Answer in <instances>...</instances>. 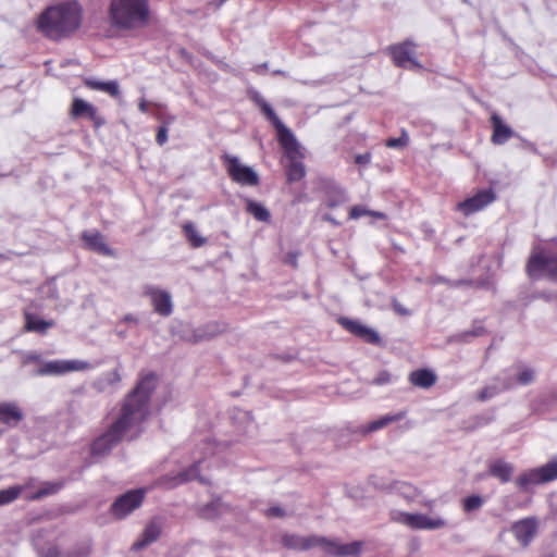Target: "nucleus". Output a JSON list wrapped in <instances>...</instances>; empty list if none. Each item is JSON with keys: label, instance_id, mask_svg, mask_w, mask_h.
Instances as JSON below:
<instances>
[{"label": "nucleus", "instance_id": "obj_1", "mask_svg": "<svg viewBox=\"0 0 557 557\" xmlns=\"http://www.w3.org/2000/svg\"><path fill=\"white\" fill-rule=\"evenodd\" d=\"M154 373L140 375L134 389L127 395L121 408L120 417L102 435L97 437L90 447L92 456L107 455L121 442L126 431L141 424L149 414V400L156 388Z\"/></svg>", "mask_w": 557, "mask_h": 557}, {"label": "nucleus", "instance_id": "obj_2", "mask_svg": "<svg viewBox=\"0 0 557 557\" xmlns=\"http://www.w3.org/2000/svg\"><path fill=\"white\" fill-rule=\"evenodd\" d=\"M84 10L75 0L48 7L36 20V27L51 40L67 38L76 33L83 23Z\"/></svg>", "mask_w": 557, "mask_h": 557}, {"label": "nucleus", "instance_id": "obj_3", "mask_svg": "<svg viewBox=\"0 0 557 557\" xmlns=\"http://www.w3.org/2000/svg\"><path fill=\"white\" fill-rule=\"evenodd\" d=\"M108 16L110 25L119 30L141 29L151 20L149 0H111Z\"/></svg>", "mask_w": 557, "mask_h": 557}, {"label": "nucleus", "instance_id": "obj_4", "mask_svg": "<svg viewBox=\"0 0 557 557\" xmlns=\"http://www.w3.org/2000/svg\"><path fill=\"white\" fill-rule=\"evenodd\" d=\"M525 272L531 280L545 275L557 283V250L544 246L534 247L527 261Z\"/></svg>", "mask_w": 557, "mask_h": 557}, {"label": "nucleus", "instance_id": "obj_5", "mask_svg": "<svg viewBox=\"0 0 557 557\" xmlns=\"http://www.w3.org/2000/svg\"><path fill=\"white\" fill-rule=\"evenodd\" d=\"M557 480V459L554 458L547 463L531 468L519 474L515 483L522 492H530L535 485H542Z\"/></svg>", "mask_w": 557, "mask_h": 557}, {"label": "nucleus", "instance_id": "obj_6", "mask_svg": "<svg viewBox=\"0 0 557 557\" xmlns=\"http://www.w3.org/2000/svg\"><path fill=\"white\" fill-rule=\"evenodd\" d=\"M221 161L234 183L242 186H258L260 184L258 173L251 166L243 164L236 156L225 152L221 156Z\"/></svg>", "mask_w": 557, "mask_h": 557}, {"label": "nucleus", "instance_id": "obj_7", "mask_svg": "<svg viewBox=\"0 0 557 557\" xmlns=\"http://www.w3.org/2000/svg\"><path fill=\"white\" fill-rule=\"evenodd\" d=\"M281 148L284 150V154L288 160V164L285 166L287 183L300 182L306 176V168L302 163L304 153L300 150V146L297 143L295 136H292V141L288 144L278 143Z\"/></svg>", "mask_w": 557, "mask_h": 557}, {"label": "nucleus", "instance_id": "obj_8", "mask_svg": "<svg viewBox=\"0 0 557 557\" xmlns=\"http://www.w3.org/2000/svg\"><path fill=\"white\" fill-rule=\"evenodd\" d=\"M496 199L497 195L493 188L480 189L474 195L458 202L456 205V211L467 218L484 210Z\"/></svg>", "mask_w": 557, "mask_h": 557}, {"label": "nucleus", "instance_id": "obj_9", "mask_svg": "<svg viewBox=\"0 0 557 557\" xmlns=\"http://www.w3.org/2000/svg\"><path fill=\"white\" fill-rule=\"evenodd\" d=\"M91 368V364L85 360H51L45 362L38 370L37 374L46 375H63L69 372H79Z\"/></svg>", "mask_w": 557, "mask_h": 557}, {"label": "nucleus", "instance_id": "obj_10", "mask_svg": "<svg viewBox=\"0 0 557 557\" xmlns=\"http://www.w3.org/2000/svg\"><path fill=\"white\" fill-rule=\"evenodd\" d=\"M146 490L138 488L126 492L115 499L111 506L114 517L122 519L138 508L145 498Z\"/></svg>", "mask_w": 557, "mask_h": 557}, {"label": "nucleus", "instance_id": "obj_11", "mask_svg": "<svg viewBox=\"0 0 557 557\" xmlns=\"http://www.w3.org/2000/svg\"><path fill=\"white\" fill-rule=\"evenodd\" d=\"M336 322L345 331L355 335L356 337L360 338L361 341H363L367 344H371V345H381L382 344L380 334L375 330H373L367 325H363L358 320H354V319H350L347 317H339V318H337Z\"/></svg>", "mask_w": 557, "mask_h": 557}, {"label": "nucleus", "instance_id": "obj_12", "mask_svg": "<svg viewBox=\"0 0 557 557\" xmlns=\"http://www.w3.org/2000/svg\"><path fill=\"white\" fill-rule=\"evenodd\" d=\"M416 44L409 39L391 45L387 47V53L397 67L405 69L410 63L414 67H421V64L413 58Z\"/></svg>", "mask_w": 557, "mask_h": 557}, {"label": "nucleus", "instance_id": "obj_13", "mask_svg": "<svg viewBox=\"0 0 557 557\" xmlns=\"http://www.w3.org/2000/svg\"><path fill=\"white\" fill-rule=\"evenodd\" d=\"M253 102L260 108L264 116L273 124L277 132V141L288 144L294 135L278 119L273 108L257 92L251 97Z\"/></svg>", "mask_w": 557, "mask_h": 557}, {"label": "nucleus", "instance_id": "obj_14", "mask_svg": "<svg viewBox=\"0 0 557 557\" xmlns=\"http://www.w3.org/2000/svg\"><path fill=\"white\" fill-rule=\"evenodd\" d=\"M253 102L260 108L264 116L273 124L277 132V141L288 144L294 135L278 119L273 108L257 92L251 97Z\"/></svg>", "mask_w": 557, "mask_h": 557}, {"label": "nucleus", "instance_id": "obj_15", "mask_svg": "<svg viewBox=\"0 0 557 557\" xmlns=\"http://www.w3.org/2000/svg\"><path fill=\"white\" fill-rule=\"evenodd\" d=\"M70 116L72 119L87 117L96 129L106 124V119L99 113L98 109L81 98L73 99Z\"/></svg>", "mask_w": 557, "mask_h": 557}, {"label": "nucleus", "instance_id": "obj_16", "mask_svg": "<svg viewBox=\"0 0 557 557\" xmlns=\"http://www.w3.org/2000/svg\"><path fill=\"white\" fill-rule=\"evenodd\" d=\"M363 547V542L354 541L348 544H341L336 540L322 537L321 549L334 557H356L359 556Z\"/></svg>", "mask_w": 557, "mask_h": 557}, {"label": "nucleus", "instance_id": "obj_17", "mask_svg": "<svg viewBox=\"0 0 557 557\" xmlns=\"http://www.w3.org/2000/svg\"><path fill=\"white\" fill-rule=\"evenodd\" d=\"M511 532L522 547H528L535 537L539 522L535 517L520 519L511 524Z\"/></svg>", "mask_w": 557, "mask_h": 557}, {"label": "nucleus", "instance_id": "obj_18", "mask_svg": "<svg viewBox=\"0 0 557 557\" xmlns=\"http://www.w3.org/2000/svg\"><path fill=\"white\" fill-rule=\"evenodd\" d=\"M399 521L416 530H435L446 525V522L443 519L430 518L422 513L404 512L400 515Z\"/></svg>", "mask_w": 557, "mask_h": 557}, {"label": "nucleus", "instance_id": "obj_19", "mask_svg": "<svg viewBox=\"0 0 557 557\" xmlns=\"http://www.w3.org/2000/svg\"><path fill=\"white\" fill-rule=\"evenodd\" d=\"M144 294L150 298L151 305L158 314L168 317L172 313L173 305L170 293L154 286H146Z\"/></svg>", "mask_w": 557, "mask_h": 557}, {"label": "nucleus", "instance_id": "obj_20", "mask_svg": "<svg viewBox=\"0 0 557 557\" xmlns=\"http://www.w3.org/2000/svg\"><path fill=\"white\" fill-rule=\"evenodd\" d=\"M87 249L101 256L115 257V250L104 240V236L99 231H84L81 235Z\"/></svg>", "mask_w": 557, "mask_h": 557}, {"label": "nucleus", "instance_id": "obj_21", "mask_svg": "<svg viewBox=\"0 0 557 557\" xmlns=\"http://www.w3.org/2000/svg\"><path fill=\"white\" fill-rule=\"evenodd\" d=\"M322 537L318 535L300 536L297 534H284L282 536V544L288 549L308 550L314 547L321 548Z\"/></svg>", "mask_w": 557, "mask_h": 557}, {"label": "nucleus", "instance_id": "obj_22", "mask_svg": "<svg viewBox=\"0 0 557 557\" xmlns=\"http://www.w3.org/2000/svg\"><path fill=\"white\" fill-rule=\"evenodd\" d=\"M490 122L493 129L491 141L494 145H504L513 136V131L504 123L497 113H492Z\"/></svg>", "mask_w": 557, "mask_h": 557}, {"label": "nucleus", "instance_id": "obj_23", "mask_svg": "<svg viewBox=\"0 0 557 557\" xmlns=\"http://www.w3.org/2000/svg\"><path fill=\"white\" fill-rule=\"evenodd\" d=\"M488 475L496 478L500 483H507L511 480L513 466L503 459H496L488 463Z\"/></svg>", "mask_w": 557, "mask_h": 557}, {"label": "nucleus", "instance_id": "obj_24", "mask_svg": "<svg viewBox=\"0 0 557 557\" xmlns=\"http://www.w3.org/2000/svg\"><path fill=\"white\" fill-rule=\"evenodd\" d=\"M23 419L21 409L12 403H0V422L9 426L17 425Z\"/></svg>", "mask_w": 557, "mask_h": 557}, {"label": "nucleus", "instance_id": "obj_25", "mask_svg": "<svg viewBox=\"0 0 557 557\" xmlns=\"http://www.w3.org/2000/svg\"><path fill=\"white\" fill-rule=\"evenodd\" d=\"M408 380L413 386L430 388L436 383L437 377L435 373L429 369H418L410 372Z\"/></svg>", "mask_w": 557, "mask_h": 557}, {"label": "nucleus", "instance_id": "obj_26", "mask_svg": "<svg viewBox=\"0 0 557 557\" xmlns=\"http://www.w3.org/2000/svg\"><path fill=\"white\" fill-rule=\"evenodd\" d=\"M24 319V330L27 332H37L40 334H45L47 330L51 329L54 325V322L52 320L40 319L30 312H25Z\"/></svg>", "mask_w": 557, "mask_h": 557}, {"label": "nucleus", "instance_id": "obj_27", "mask_svg": "<svg viewBox=\"0 0 557 557\" xmlns=\"http://www.w3.org/2000/svg\"><path fill=\"white\" fill-rule=\"evenodd\" d=\"M406 417V411H399L394 414H385L364 426L363 433H371L385 428L386 425L403 420Z\"/></svg>", "mask_w": 557, "mask_h": 557}, {"label": "nucleus", "instance_id": "obj_28", "mask_svg": "<svg viewBox=\"0 0 557 557\" xmlns=\"http://www.w3.org/2000/svg\"><path fill=\"white\" fill-rule=\"evenodd\" d=\"M84 85L89 89L103 91L112 97H117L120 95V88L115 81L99 82L94 78H85Z\"/></svg>", "mask_w": 557, "mask_h": 557}, {"label": "nucleus", "instance_id": "obj_29", "mask_svg": "<svg viewBox=\"0 0 557 557\" xmlns=\"http://www.w3.org/2000/svg\"><path fill=\"white\" fill-rule=\"evenodd\" d=\"M160 528L156 523H150L146 527L143 537L133 544L134 549H141L145 546L154 542L160 535Z\"/></svg>", "mask_w": 557, "mask_h": 557}, {"label": "nucleus", "instance_id": "obj_30", "mask_svg": "<svg viewBox=\"0 0 557 557\" xmlns=\"http://www.w3.org/2000/svg\"><path fill=\"white\" fill-rule=\"evenodd\" d=\"M246 211L260 222H269L271 219L269 210L263 205L251 199L246 200Z\"/></svg>", "mask_w": 557, "mask_h": 557}, {"label": "nucleus", "instance_id": "obj_31", "mask_svg": "<svg viewBox=\"0 0 557 557\" xmlns=\"http://www.w3.org/2000/svg\"><path fill=\"white\" fill-rule=\"evenodd\" d=\"M62 487H63L62 482H45V483H42L41 487L37 492L33 493L32 495L26 496V499L38 500L46 496L57 494L59 491H61Z\"/></svg>", "mask_w": 557, "mask_h": 557}, {"label": "nucleus", "instance_id": "obj_32", "mask_svg": "<svg viewBox=\"0 0 557 557\" xmlns=\"http://www.w3.org/2000/svg\"><path fill=\"white\" fill-rule=\"evenodd\" d=\"M223 504L220 499L212 500L198 509V516L202 519L213 520L222 513Z\"/></svg>", "mask_w": 557, "mask_h": 557}, {"label": "nucleus", "instance_id": "obj_33", "mask_svg": "<svg viewBox=\"0 0 557 557\" xmlns=\"http://www.w3.org/2000/svg\"><path fill=\"white\" fill-rule=\"evenodd\" d=\"M183 233L193 248H199L207 243V239L200 236L195 225L191 222H186L182 225Z\"/></svg>", "mask_w": 557, "mask_h": 557}, {"label": "nucleus", "instance_id": "obj_34", "mask_svg": "<svg viewBox=\"0 0 557 557\" xmlns=\"http://www.w3.org/2000/svg\"><path fill=\"white\" fill-rule=\"evenodd\" d=\"M23 491L24 486L22 485H13L8 488L0 490V506H4L16 500Z\"/></svg>", "mask_w": 557, "mask_h": 557}, {"label": "nucleus", "instance_id": "obj_35", "mask_svg": "<svg viewBox=\"0 0 557 557\" xmlns=\"http://www.w3.org/2000/svg\"><path fill=\"white\" fill-rule=\"evenodd\" d=\"M484 500L479 495H471L462 499V508L466 512L478 510L482 507Z\"/></svg>", "mask_w": 557, "mask_h": 557}, {"label": "nucleus", "instance_id": "obj_36", "mask_svg": "<svg viewBox=\"0 0 557 557\" xmlns=\"http://www.w3.org/2000/svg\"><path fill=\"white\" fill-rule=\"evenodd\" d=\"M408 143H409L408 133L405 129H403L401 135L398 138H388L385 141V146L387 148H404L408 145Z\"/></svg>", "mask_w": 557, "mask_h": 557}, {"label": "nucleus", "instance_id": "obj_37", "mask_svg": "<svg viewBox=\"0 0 557 557\" xmlns=\"http://www.w3.org/2000/svg\"><path fill=\"white\" fill-rule=\"evenodd\" d=\"M534 371L530 368H523L517 374V383L520 385H528L534 380Z\"/></svg>", "mask_w": 557, "mask_h": 557}, {"label": "nucleus", "instance_id": "obj_38", "mask_svg": "<svg viewBox=\"0 0 557 557\" xmlns=\"http://www.w3.org/2000/svg\"><path fill=\"white\" fill-rule=\"evenodd\" d=\"M498 394L496 386H485L476 395L479 401H486Z\"/></svg>", "mask_w": 557, "mask_h": 557}, {"label": "nucleus", "instance_id": "obj_39", "mask_svg": "<svg viewBox=\"0 0 557 557\" xmlns=\"http://www.w3.org/2000/svg\"><path fill=\"white\" fill-rule=\"evenodd\" d=\"M168 125L169 123L164 122L157 131L156 141L160 146H163L168 141Z\"/></svg>", "mask_w": 557, "mask_h": 557}, {"label": "nucleus", "instance_id": "obj_40", "mask_svg": "<svg viewBox=\"0 0 557 557\" xmlns=\"http://www.w3.org/2000/svg\"><path fill=\"white\" fill-rule=\"evenodd\" d=\"M369 212H368V209L363 206H360V205H357V206H352L349 210V214H348V218L350 220H357L361 216H364L367 215Z\"/></svg>", "mask_w": 557, "mask_h": 557}, {"label": "nucleus", "instance_id": "obj_41", "mask_svg": "<svg viewBox=\"0 0 557 557\" xmlns=\"http://www.w3.org/2000/svg\"><path fill=\"white\" fill-rule=\"evenodd\" d=\"M344 202V195L342 190H337L334 196H331L326 199L325 206L330 209H333Z\"/></svg>", "mask_w": 557, "mask_h": 557}, {"label": "nucleus", "instance_id": "obj_42", "mask_svg": "<svg viewBox=\"0 0 557 557\" xmlns=\"http://www.w3.org/2000/svg\"><path fill=\"white\" fill-rule=\"evenodd\" d=\"M91 543H84L72 553V557H87L91 553Z\"/></svg>", "mask_w": 557, "mask_h": 557}, {"label": "nucleus", "instance_id": "obj_43", "mask_svg": "<svg viewBox=\"0 0 557 557\" xmlns=\"http://www.w3.org/2000/svg\"><path fill=\"white\" fill-rule=\"evenodd\" d=\"M298 257H299L298 251H288L284 257V263H286L293 268H297Z\"/></svg>", "mask_w": 557, "mask_h": 557}, {"label": "nucleus", "instance_id": "obj_44", "mask_svg": "<svg viewBox=\"0 0 557 557\" xmlns=\"http://www.w3.org/2000/svg\"><path fill=\"white\" fill-rule=\"evenodd\" d=\"M391 382V374L387 371L380 372L373 380L376 385H384Z\"/></svg>", "mask_w": 557, "mask_h": 557}, {"label": "nucleus", "instance_id": "obj_45", "mask_svg": "<svg viewBox=\"0 0 557 557\" xmlns=\"http://www.w3.org/2000/svg\"><path fill=\"white\" fill-rule=\"evenodd\" d=\"M265 515L267 517L282 518L285 516V511L278 506H272L267 509Z\"/></svg>", "mask_w": 557, "mask_h": 557}, {"label": "nucleus", "instance_id": "obj_46", "mask_svg": "<svg viewBox=\"0 0 557 557\" xmlns=\"http://www.w3.org/2000/svg\"><path fill=\"white\" fill-rule=\"evenodd\" d=\"M393 310L398 313L399 315H408L410 314V311L406 309L400 302H398L396 299L392 302Z\"/></svg>", "mask_w": 557, "mask_h": 557}, {"label": "nucleus", "instance_id": "obj_47", "mask_svg": "<svg viewBox=\"0 0 557 557\" xmlns=\"http://www.w3.org/2000/svg\"><path fill=\"white\" fill-rule=\"evenodd\" d=\"M370 161H371L370 152L357 154L355 157V163L360 164V165H366V164L370 163Z\"/></svg>", "mask_w": 557, "mask_h": 557}, {"label": "nucleus", "instance_id": "obj_48", "mask_svg": "<svg viewBox=\"0 0 557 557\" xmlns=\"http://www.w3.org/2000/svg\"><path fill=\"white\" fill-rule=\"evenodd\" d=\"M41 361V356L37 352H29L24 358V363H38Z\"/></svg>", "mask_w": 557, "mask_h": 557}, {"label": "nucleus", "instance_id": "obj_49", "mask_svg": "<svg viewBox=\"0 0 557 557\" xmlns=\"http://www.w3.org/2000/svg\"><path fill=\"white\" fill-rule=\"evenodd\" d=\"M368 214L369 216H373L375 219H379V220H386L387 219V215L384 213V212H381V211H373V210H370L368 209Z\"/></svg>", "mask_w": 557, "mask_h": 557}, {"label": "nucleus", "instance_id": "obj_50", "mask_svg": "<svg viewBox=\"0 0 557 557\" xmlns=\"http://www.w3.org/2000/svg\"><path fill=\"white\" fill-rule=\"evenodd\" d=\"M536 298H541V299H544L545 301H549L552 297L549 294H547L545 292H539L531 296V300L536 299Z\"/></svg>", "mask_w": 557, "mask_h": 557}, {"label": "nucleus", "instance_id": "obj_51", "mask_svg": "<svg viewBox=\"0 0 557 557\" xmlns=\"http://www.w3.org/2000/svg\"><path fill=\"white\" fill-rule=\"evenodd\" d=\"M42 557H60V553L57 547H49Z\"/></svg>", "mask_w": 557, "mask_h": 557}, {"label": "nucleus", "instance_id": "obj_52", "mask_svg": "<svg viewBox=\"0 0 557 557\" xmlns=\"http://www.w3.org/2000/svg\"><path fill=\"white\" fill-rule=\"evenodd\" d=\"M138 109L140 110V112L147 113L148 112V102L145 99H141L138 104Z\"/></svg>", "mask_w": 557, "mask_h": 557}, {"label": "nucleus", "instance_id": "obj_53", "mask_svg": "<svg viewBox=\"0 0 557 557\" xmlns=\"http://www.w3.org/2000/svg\"><path fill=\"white\" fill-rule=\"evenodd\" d=\"M267 69H268V64L263 63V64L256 65L253 67V71L257 73H261L262 71H265Z\"/></svg>", "mask_w": 557, "mask_h": 557}, {"label": "nucleus", "instance_id": "obj_54", "mask_svg": "<svg viewBox=\"0 0 557 557\" xmlns=\"http://www.w3.org/2000/svg\"><path fill=\"white\" fill-rule=\"evenodd\" d=\"M324 221H327V222H331L332 224L334 225H338L339 223L337 221H335L330 214H326L324 215L323 218Z\"/></svg>", "mask_w": 557, "mask_h": 557}, {"label": "nucleus", "instance_id": "obj_55", "mask_svg": "<svg viewBox=\"0 0 557 557\" xmlns=\"http://www.w3.org/2000/svg\"><path fill=\"white\" fill-rule=\"evenodd\" d=\"M177 479H178L180 483L188 481V478H187L186 473H181Z\"/></svg>", "mask_w": 557, "mask_h": 557}, {"label": "nucleus", "instance_id": "obj_56", "mask_svg": "<svg viewBox=\"0 0 557 557\" xmlns=\"http://www.w3.org/2000/svg\"><path fill=\"white\" fill-rule=\"evenodd\" d=\"M484 333H485V329L480 327L476 331L472 332V335L479 336V335H483Z\"/></svg>", "mask_w": 557, "mask_h": 557}]
</instances>
